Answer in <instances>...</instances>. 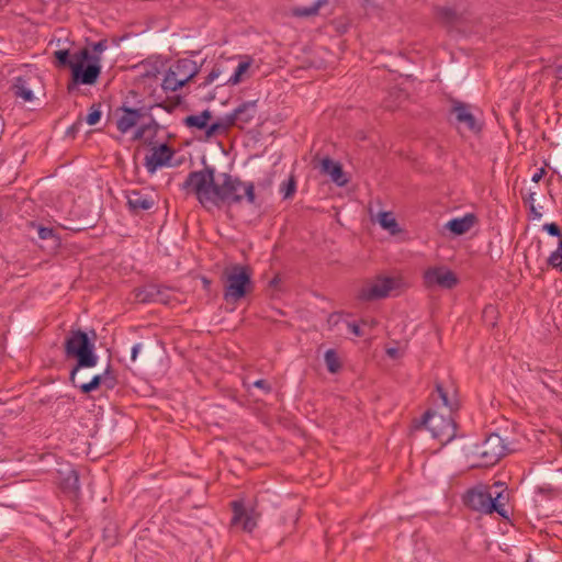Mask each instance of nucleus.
Segmentation results:
<instances>
[{
	"instance_id": "58836bf2",
	"label": "nucleus",
	"mask_w": 562,
	"mask_h": 562,
	"mask_svg": "<svg viewBox=\"0 0 562 562\" xmlns=\"http://www.w3.org/2000/svg\"><path fill=\"white\" fill-rule=\"evenodd\" d=\"M222 74V69L220 67V65L215 64L213 66V68L211 69V71L209 72V75L204 78V81L201 83V86H209L211 85L214 80H216Z\"/></svg>"
},
{
	"instance_id": "2f4dec72",
	"label": "nucleus",
	"mask_w": 562,
	"mask_h": 562,
	"mask_svg": "<svg viewBox=\"0 0 562 562\" xmlns=\"http://www.w3.org/2000/svg\"><path fill=\"white\" fill-rule=\"evenodd\" d=\"M325 363L327 367V370L330 373H337L341 369V362L339 360V357L334 349H328L325 352Z\"/></svg>"
},
{
	"instance_id": "de8ad7c7",
	"label": "nucleus",
	"mask_w": 562,
	"mask_h": 562,
	"mask_svg": "<svg viewBox=\"0 0 562 562\" xmlns=\"http://www.w3.org/2000/svg\"><path fill=\"white\" fill-rule=\"evenodd\" d=\"M529 212L533 220H540L542 217V213L532 203L529 206Z\"/></svg>"
},
{
	"instance_id": "7ed1b4c3",
	"label": "nucleus",
	"mask_w": 562,
	"mask_h": 562,
	"mask_svg": "<svg viewBox=\"0 0 562 562\" xmlns=\"http://www.w3.org/2000/svg\"><path fill=\"white\" fill-rule=\"evenodd\" d=\"M94 341L88 334L81 329H71L64 342L65 356L68 359H75L76 364L69 373V381L75 382L76 378L81 380L79 370L93 368L98 363Z\"/></svg>"
},
{
	"instance_id": "c03bdc74",
	"label": "nucleus",
	"mask_w": 562,
	"mask_h": 562,
	"mask_svg": "<svg viewBox=\"0 0 562 562\" xmlns=\"http://www.w3.org/2000/svg\"><path fill=\"white\" fill-rule=\"evenodd\" d=\"M147 133H148V127L147 126H139L136 132L134 133V136H133V139L135 140H138V139H144L147 137Z\"/></svg>"
},
{
	"instance_id": "c85d7f7f",
	"label": "nucleus",
	"mask_w": 562,
	"mask_h": 562,
	"mask_svg": "<svg viewBox=\"0 0 562 562\" xmlns=\"http://www.w3.org/2000/svg\"><path fill=\"white\" fill-rule=\"evenodd\" d=\"M37 233H38V237L42 239V240H47L48 241V247L52 249V250H56L57 248L60 247V238L59 236L56 234L55 229L52 228V227H44V226H38V229H37Z\"/></svg>"
},
{
	"instance_id": "5fc2aeb1",
	"label": "nucleus",
	"mask_w": 562,
	"mask_h": 562,
	"mask_svg": "<svg viewBox=\"0 0 562 562\" xmlns=\"http://www.w3.org/2000/svg\"><path fill=\"white\" fill-rule=\"evenodd\" d=\"M397 350L394 349V348H390L387 349V355L391 356V357H394L396 355Z\"/></svg>"
},
{
	"instance_id": "20e7f679",
	"label": "nucleus",
	"mask_w": 562,
	"mask_h": 562,
	"mask_svg": "<svg viewBox=\"0 0 562 562\" xmlns=\"http://www.w3.org/2000/svg\"><path fill=\"white\" fill-rule=\"evenodd\" d=\"M224 300L235 304L252 291L251 270L248 266L233 265L223 272Z\"/></svg>"
},
{
	"instance_id": "052dcab7",
	"label": "nucleus",
	"mask_w": 562,
	"mask_h": 562,
	"mask_svg": "<svg viewBox=\"0 0 562 562\" xmlns=\"http://www.w3.org/2000/svg\"><path fill=\"white\" fill-rule=\"evenodd\" d=\"M481 465H482L481 463H472L470 467H471V468H479V467H481Z\"/></svg>"
},
{
	"instance_id": "b1692460",
	"label": "nucleus",
	"mask_w": 562,
	"mask_h": 562,
	"mask_svg": "<svg viewBox=\"0 0 562 562\" xmlns=\"http://www.w3.org/2000/svg\"><path fill=\"white\" fill-rule=\"evenodd\" d=\"M158 284H146L142 288L135 289V299L139 303H154L158 295Z\"/></svg>"
},
{
	"instance_id": "aec40b11",
	"label": "nucleus",
	"mask_w": 562,
	"mask_h": 562,
	"mask_svg": "<svg viewBox=\"0 0 562 562\" xmlns=\"http://www.w3.org/2000/svg\"><path fill=\"white\" fill-rule=\"evenodd\" d=\"M321 169L323 173L328 175L331 178V180L338 186H345L348 181L345 177L342 166L339 162L334 161L329 157H325L322 159Z\"/></svg>"
},
{
	"instance_id": "4be33fe9",
	"label": "nucleus",
	"mask_w": 562,
	"mask_h": 562,
	"mask_svg": "<svg viewBox=\"0 0 562 562\" xmlns=\"http://www.w3.org/2000/svg\"><path fill=\"white\" fill-rule=\"evenodd\" d=\"M29 77L19 76L14 78L11 86V91L15 98H21L23 101L29 102L34 99L33 91L30 87Z\"/></svg>"
},
{
	"instance_id": "ea45409f",
	"label": "nucleus",
	"mask_w": 562,
	"mask_h": 562,
	"mask_svg": "<svg viewBox=\"0 0 562 562\" xmlns=\"http://www.w3.org/2000/svg\"><path fill=\"white\" fill-rule=\"evenodd\" d=\"M550 236L558 237L559 240H562V229L557 223H547L542 227Z\"/></svg>"
},
{
	"instance_id": "a878e982",
	"label": "nucleus",
	"mask_w": 562,
	"mask_h": 562,
	"mask_svg": "<svg viewBox=\"0 0 562 562\" xmlns=\"http://www.w3.org/2000/svg\"><path fill=\"white\" fill-rule=\"evenodd\" d=\"M212 119V112L210 110H204L198 115H188L184 119V124L188 127H193L196 130H206L207 122Z\"/></svg>"
},
{
	"instance_id": "a211bd4d",
	"label": "nucleus",
	"mask_w": 562,
	"mask_h": 562,
	"mask_svg": "<svg viewBox=\"0 0 562 562\" xmlns=\"http://www.w3.org/2000/svg\"><path fill=\"white\" fill-rule=\"evenodd\" d=\"M434 13L439 23L449 29L457 26L463 20L462 13L450 7H435Z\"/></svg>"
},
{
	"instance_id": "a19ab883",
	"label": "nucleus",
	"mask_w": 562,
	"mask_h": 562,
	"mask_svg": "<svg viewBox=\"0 0 562 562\" xmlns=\"http://www.w3.org/2000/svg\"><path fill=\"white\" fill-rule=\"evenodd\" d=\"M142 126L148 127L147 136L149 139H153L156 136L157 131L159 128V124L156 122L154 117H150V121L146 124H142Z\"/></svg>"
},
{
	"instance_id": "f3484780",
	"label": "nucleus",
	"mask_w": 562,
	"mask_h": 562,
	"mask_svg": "<svg viewBox=\"0 0 562 562\" xmlns=\"http://www.w3.org/2000/svg\"><path fill=\"white\" fill-rule=\"evenodd\" d=\"M170 70L183 86L193 79L199 72L196 64L189 58L179 59L170 67Z\"/></svg>"
},
{
	"instance_id": "13d9d810",
	"label": "nucleus",
	"mask_w": 562,
	"mask_h": 562,
	"mask_svg": "<svg viewBox=\"0 0 562 562\" xmlns=\"http://www.w3.org/2000/svg\"><path fill=\"white\" fill-rule=\"evenodd\" d=\"M557 71L562 75V63L557 66Z\"/></svg>"
},
{
	"instance_id": "6e6d98bb",
	"label": "nucleus",
	"mask_w": 562,
	"mask_h": 562,
	"mask_svg": "<svg viewBox=\"0 0 562 562\" xmlns=\"http://www.w3.org/2000/svg\"><path fill=\"white\" fill-rule=\"evenodd\" d=\"M79 374L81 375L80 382H87L86 380L88 379V375L85 372H81V370H79Z\"/></svg>"
},
{
	"instance_id": "c756f323",
	"label": "nucleus",
	"mask_w": 562,
	"mask_h": 562,
	"mask_svg": "<svg viewBox=\"0 0 562 562\" xmlns=\"http://www.w3.org/2000/svg\"><path fill=\"white\" fill-rule=\"evenodd\" d=\"M379 224L382 228L389 231L392 235L400 233L398 224L391 212H381L379 214Z\"/></svg>"
},
{
	"instance_id": "1a4fd4ad",
	"label": "nucleus",
	"mask_w": 562,
	"mask_h": 562,
	"mask_svg": "<svg viewBox=\"0 0 562 562\" xmlns=\"http://www.w3.org/2000/svg\"><path fill=\"white\" fill-rule=\"evenodd\" d=\"M494 488L496 491L494 492L493 510L505 520L510 521V516L514 513L512 505L513 491L502 481H494Z\"/></svg>"
},
{
	"instance_id": "ddd939ff",
	"label": "nucleus",
	"mask_w": 562,
	"mask_h": 562,
	"mask_svg": "<svg viewBox=\"0 0 562 562\" xmlns=\"http://www.w3.org/2000/svg\"><path fill=\"white\" fill-rule=\"evenodd\" d=\"M452 114L456 116V122L459 125H464L472 133H480L482 125L475 116L470 112V106L458 100L452 101Z\"/></svg>"
},
{
	"instance_id": "f257e3e1",
	"label": "nucleus",
	"mask_w": 562,
	"mask_h": 562,
	"mask_svg": "<svg viewBox=\"0 0 562 562\" xmlns=\"http://www.w3.org/2000/svg\"><path fill=\"white\" fill-rule=\"evenodd\" d=\"M181 189L193 193L206 210L240 204L244 200L249 204H254L256 201L252 182H245L227 172L216 177L215 169L209 165H204L201 170L189 172Z\"/></svg>"
},
{
	"instance_id": "37998d69",
	"label": "nucleus",
	"mask_w": 562,
	"mask_h": 562,
	"mask_svg": "<svg viewBox=\"0 0 562 562\" xmlns=\"http://www.w3.org/2000/svg\"><path fill=\"white\" fill-rule=\"evenodd\" d=\"M252 385L255 387L262 390L266 394H269L272 391L271 384L265 379H259L255 381Z\"/></svg>"
},
{
	"instance_id": "e433bc0d",
	"label": "nucleus",
	"mask_w": 562,
	"mask_h": 562,
	"mask_svg": "<svg viewBox=\"0 0 562 562\" xmlns=\"http://www.w3.org/2000/svg\"><path fill=\"white\" fill-rule=\"evenodd\" d=\"M296 191V180L294 176H290L288 181H284L280 187V192L283 194V199H290Z\"/></svg>"
},
{
	"instance_id": "9d476101",
	"label": "nucleus",
	"mask_w": 562,
	"mask_h": 562,
	"mask_svg": "<svg viewBox=\"0 0 562 562\" xmlns=\"http://www.w3.org/2000/svg\"><path fill=\"white\" fill-rule=\"evenodd\" d=\"M79 378L75 379V382H70L72 386L78 387L82 394H89L95 390H98L102 384L106 386V389H113L116 383V376L112 370L111 364L109 363L104 371L100 374H95L88 382H80Z\"/></svg>"
},
{
	"instance_id": "7c9ffc66",
	"label": "nucleus",
	"mask_w": 562,
	"mask_h": 562,
	"mask_svg": "<svg viewBox=\"0 0 562 562\" xmlns=\"http://www.w3.org/2000/svg\"><path fill=\"white\" fill-rule=\"evenodd\" d=\"M436 392L440 400L442 401V404L446 407H448L450 412L458 409L459 404L454 393L450 396L448 392L442 387V385L438 382L436 383Z\"/></svg>"
},
{
	"instance_id": "4c0bfd02",
	"label": "nucleus",
	"mask_w": 562,
	"mask_h": 562,
	"mask_svg": "<svg viewBox=\"0 0 562 562\" xmlns=\"http://www.w3.org/2000/svg\"><path fill=\"white\" fill-rule=\"evenodd\" d=\"M101 114V103H93L89 109L88 115L86 116V122L89 125H95L100 121Z\"/></svg>"
},
{
	"instance_id": "a18cd8bd",
	"label": "nucleus",
	"mask_w": 562,
	"mask_h": 562,
	"mask_svg": "<svg viewBox=\"0 0 562 562\" xmlns=\"http://www.w3.org/2000/svg\"><path fill=\"white\" fill-rule=\"evenodd\" d=\"M348 326V329L357 337H362L363 336V331L360 329V326L352 322V323H348L347 324Z\"/></svg>"
},
{
	"instance_id": "49530a36",
	"label": "nucleus",
	"mask_w": 562,
	"mask_h": 562,
	"mask_svg": "<svg viewBox=\"0 0 562 562\" xmlns=\"http://www.w3.org/2000/svg\"><path fill=\"white\" fill-rule=\"evenodd\" d=\"M142 347L143 345L142 344H135L133 347H132V350H131V359L132 361H136L137 360V356L138 353L140 352L142 350Z\"/></svg>"
},
{
	"instance_id": "0eeeda50",
	"label": "nucleus",
	"mask_w": 562,
	"mask_h": 562,
	"mask_svg": "<svg viewBox=\"0 0 562 562\" xmlns=\"http://www.w3.org/2000/svg\"><path fill=\"white\" fill-rule=\"evenodd\" d=\"M233 512L231 526L243 531L251 532L257 527L258 513L255 507H246L243 499H235L231 503Z\"/></svg>"
},
{
	"instance_id": "f8f14e48",
	"label": "nucleus",
	"mask_w": 562,
	"mask_h": 562,
	"mask_svg": "<svg viewBox=\"0 0 562 562\" xmlns=\"http://www.w3.org/2000/svg\"><path fill=\"white\" fill-rule=\"evenodd\" d=\"M175 150L168 144L153 146L150 153L145 157V167L149 173H154L157 169L169 165Z\"/></svg>"
},
{
	"instance_id": "9b49d317",
	"label": "nucleus",
	"mask_w": 562,
	"mask_h": 562,
	"mask_svg": "<svg viewBox=\"0 0 562 562\" xmlns=\"http://www.w3.org/2000/svg\"><path fill=\"white\" fill-rule=\"evenodd\" d=\"M395 286V280L390 277L378 278L374 282L364 285L358 294L361 301H375L389 296Z\"/></svg>"
},
{
	"instance_id": "4468645a",
	"label": "nucleus",
	"mask_w": 562,
	"mask_h": 562,
	"mask_svg": "<svg viewBox=\"0 0 562 562\" xmlns=\"http://www.w3.org/2000/svg\"><path fill=\"white\" fill-rule=\"evenodd\" d=\"M119 110L122 111V115L116 121V127L123 134L127 133L142 117L147 114L144 108L133 109L125 104H123Z\"/></svg>"
},
{
	"instance_id": "cd10ccee",
	"label": "nucleus",
	"mask_w": 562,
	"mask_h": 562,
	"mask_svg": "<svg viewBox=\"0 0 562 562\" xmlns=\"http://www.w3.org/2000/svg\"><path fill=\"white\" fill-rule=\"evenodd\" d=\"M406 99V94L401 89H392L387 97L383 100V106L386 110L394 111Z\"/></svg>"
},
{
	"instance_id": "4d7b16f0",
	"label": "nucleus",
	"mask_w": 562,
	"mask_h": 562,
	"mask_svg": "<svg viewBox=\"0 0 562 562\" xmlns=\"http://www.w3.org/2000/svg\"><path fill=\"white\" fill-rule=\"evenodd\" d=\"M159 106H161L164 110H167V111H171L172 110V106H168V105H165V104H159Z\"/></svg>"
},
{
	"instance_id": "412c9836",
	"label": "nucleus",
	"mask_w": 562,
	"mask_h": 562,
	"mask_svg": "<svg viewBox=\"0 0 562 562\" xmlns=\"http://www.w3.org/2000/svg\"><path fill=\"white\" fill-rule=\"evenodd\" d=\"M475 220V216L469 213L463 217H456L450 220L446 224V228L449 229L452 234L459 236L470 231V228L474 225Z\"/></svg>"
},
{
	"instance_id": "2eb2a0df",
	"label": "nucleus",
	"mask_w": 562,
	"mask_h": 562,
	"mask_svg": "<svg viewBox=\"0 0 562 562\" xmlns=\"http://www.w3.org/2000/svg\"><path fill=\"white\" fill-rule=\"evenodd\" d=\"M126 200L128 210L135 215L149 211L155 206L154 198L138 190L128 191L126 193Z\"/></svg>"
},
{
	"instance_id": "72a5a7b5",
	"label": "nucleus",
	"mask_w": 562,
	"mask_h": 562,
	"mask_svg": "<svg viewBox=\"0 0 562 562\" xmlns=\"http://www.w3.org/2000/svg\"><path fill=\"white\" fill-rule=\"evenodd\" d=\"M297 519V513L293 512L288 516L279 515L277 524L284 525L286 527L285 530H283V533H291L295 528Z\"/></svg>"
},
{
	"instance_id": "5701e85b",
	"label": "nucleus",
	"mask_w": 562,
	"mask_h": 562,
	"mask_svg": "<svg viewBox=\"0 0 562 562\" xmlns=\"http://www.w3.org/2000/svg\"><path fill=\"white\" fill-rule=\"evenodd\" d=\"M60 488L64 493L72 494L78 496L80 491L79 475L76 470L70 469L59 482Z\"/></svg>"
},
{
	"instance_id": "338daca9",
	"label": "nucleus",
	"mask_w": 562,
	"mask_h": 562,
	"mask_svg": "<svg viewBox=\"0 0 562 562\" xmlns=\"http://www.w3.org/2000/svg\"><path fill=\"white\" fill-rule=\"evenodd\" d=\"M2 525V521L0 520V526Z\"/></svg>"
},
{
	"instance_id": "dca6fc26",
	"label": "nucleus",
	"mask_w": 562,
	"mask_h": 562,
	"mask_svg": "<svg viewBox=\"0 0 562 562\" xmlns=\"http://www.w3.org/2000/svg\"><path fill=\"white\" fill-rule=\"evenodd\" d=\"M257 112V100H252L243 102L228 115L234 126L243 127V125L249 124L256 117Z\"/></svg>"
},
{
	"instance_id": "3c124183",
	"label": "nucleus",
	"mask_w": 562,
	"mask_h": 562,
	"mask_svg": "<svg viewBox=\"0 0 562 562\" xmlns=\"http://www.w3.org/2000/svg\"><path fill=\"white\" fill-rule=\"evenodd\" d=\"M79 126H80V122L75 123L74 125H71V126L68 128L67 134H68V135H71V136H75V134L79 131Z\"/></svg>"
},
{
	"instance_id": "6e6552de",
	"label": "nucleus",
	"mask_w": 562,
	"mask_h": 562,
	"mask_svg": "<svg viewBox=\"0 0 562 562\" xmlns=\"http://www.w3.org/2000/svg\"><path fill=\"white\" fill-rule=\"evenodd\" d=\"M459 280L457 274L446 267H431L424 272V284L430 289L439 286L441 289H453Z\"/></svg>"
},
{
	"instance_id": "603ef678",
	"label": "nucleus",
	"mask_w": 562,
	"mask_h": 562,
	"mask_svg": "<svg viewBox=\"0 0 562 562\" xmlns=\"http://www.w3.org/2000/svg\"><path fill=\"white\" fill-rule=\"evenodd\" d=\"M361 324L364 326L375 327L378 325V322L375 319H361Z\"/></svg>"
},
{
	"instance_id": "39448f33",
	"label": "nucleus",
	"mask_w": 562,
	"mask_h": 562,
	"mask_svg": "<svg viewBox=\"0 0 562 562\" xmlns=\"http://www.w3.org/2000/svg\"><path fill=\"white\" fill-rule=\"evenodd\" d=\"M422 424L425 425L432 434V437L438 439L441 443H448L457 436V423L451 415L445 417L427 411L422 417Z\"/></svg>"
},
{
	"instance_id": "f03ea898",
	"label": "nucleus",
	"mask_w": 562,
	"mask_h": 562,
	"mask_svg": "<svg viewBox=\"0 0 562 562\" xmlns=\"http://www.w3.org/2000/svg\"><path fill=\"white\" fill-rule=\"evenodd\" d=\"M92 49L95 54H101L106 49V41L101 40L93 44ZM55 66L57 68H69L71 70V83L68 85V91L74 86H92L98 81L101 74L100 57L91 55L87 47L70 54L69 49H59L54 52Z\"/></svg>"
},
{
	"instance_id": "79ce46f5",
	"label": "nucleus",
	"mask_w": 562,
	"mask_h": 562,
	"mask_svg": "<svg viewBox=\"0 0 562 562\" xmlns=\"http://www.w3.org/2000/svg\"><path fill=\"white\" fill-rule=\"evenodd\" d=\"M168 302H169V294L167 293V289L159 285L158 286V295L155 299L154 303L167 304Z\"/></svg>"
},
{
	"instance_id": "69168bd1",
	"label": "nucleus",
	"mask_w": 562,
	"mask_h": 562,
	"mask_svg": "<svg viewBox=\"0 0 562 562\" xmlns=\"http://www.w3.org/2000/svg\"><path fill=\"white\" fill-rule=\"evenodd\" d=\"M203 281H204V284H209L210 283V281L207 279H204Z\"/></svg>"
},
{
	"instance_id": "e2e57ef3",
	"label": "nucleus",
	"mask_w": 562,
	"mask_h": 562,
	"mask_svg": "<svg viewBox=\"0 0 562 562\" xmlns=\"http://www.w3.org/2000/svg\"><path fill=\"white\" fill-rule=\"evenodd\" d=\"M277 279L274 278L272 281H271V285H274L277 283Z\"/></svg>"
},
{
	"instance_id": "09e8293b",
	"label": "nucleus",
	"mask_w": 562,
	"mask_h": 562,
	"mask_svg": "<svg viewBox=\"0 0 562 562\" xmlns=\"http://www.w3.org/2000/svg\"><path fill=\"white\" fill-rule=\"evenodd\" d=\"M521 195L526 204H528L529 206L531 205V203L535 204V192H528L527 194H524L521 192Z\"/></svg>"
},
{
	"instance_id": "f704fd0d",
	"label": "nucleus",
	"mask_w": 562,
	"mask_h": 562,
	"mask_svg": "<svg viewBox=\"0 0 562 562\" xmlns=\"http://www.w3.org/2000/svg\"><path fill=\"white\" fill-rule=\"evenodd\" d=\"M250 64L248 61H241L238 64V66L236 67L234 74L227 78L224 83L225 85H237L240 82L241 80V76L247 71V69L249 68Z\"/></svg>"
},
{
	"instance_id": "bf43d9fd",
	"label": "nucleus",
	"mask_w": 562,
	"mask_h": 562,
	"mask_svg": "<svg viewBox=\"0 0 562 562\" xmlns=\"http://www.w3.org/2000/svg\"><path fill=\"white\" fill-rule=\"evenodd\" d=\"M9 3V0H0V8Z\"/></svg>"
},
{
	"instance_id": "423d86ee",
	"label": "nucleus",
	"mask_w": 562,
	"mask_h": 562,
	"mask_svg": "<svg viewBox=\"0 0 562 562\" xmlns=\"http://www.w3.org/2000/svg\"><path fill=\"white\" fill-rule=\"evenodd\" d=\"M462 499L463 504L471 510L481 514H492V493L486 484H477L469 488Z\"/></svg>"
},
{
	"instance_id": "864d4df0",
	"label": "nucleus",
	"mask_w": 562,
	"mask_h": 562,
	"mask_svg": "<svg viewBox=\"0 0 562 562\" xmlns=\"http://www.w3.org/2000/svg\"><path fill=\"white\" fill-rule=\"evenodd\" d=\"M550 491H551V486L548 485V484L541 485V486L537 487V492L540 493V494H547Z\"/></svg>"
},
{
	"instance_id": "8fccbe9b",
	"label": "nucleus",
	"mask_w": 562,
	"mask_h": 562,
	"mask_svg": "<svg viewBox=\"0 0 562 562\" xmlns=\"http://www.w3.org/2000/svg\"><path fill=\"white\" fill-rule=\"evenodd\" d=\"M544 173H546L544 168H540V169H538V170L532 175L531 180H532L533 182H539V181H540V179L544 176Z\"/></svg>"
},
{
	"instance_id": "6ab92c4d",
	"label": "nucleus",
	"mask_w": 562,
	"mask_h": 562,
	"mask_svg": "<svg viewBox=\"0 0 562 562\" xmlns=\"http://www.w3.org/2000/svg\"><path fill=\"white\" fill-rule=\"evenodd\" d=\"M517 451V443L507 438L501 436L497 431H494V465L506 456Z\"/></svg>"
},
{
	"instance_id": "0e129e2a",
	"label": "nucleus",
	"mask_w": 562,
	"mask_h": 562,
	"mask_svg": "<svg viewBox=\"0 0 562 562\" xmlns=\"http://www.w3.org/2000/svg\"><path fill=\"white\" fill-rule=\"evenodd\" d=\"M180 103V97H177V102L176 104H179Z\"/></svg>"
},
{
	"instance_id": "680f3d73",
	"label": "nucleus",
	"mask_w": 562,
	"mask_h": 562,
	"mask_svg": "<svg viewBox=\"0 0 562 562\" xmlns=\"http://www.w3.org/2000/svg\"><path fill=\"white\" fill-rule=\"evenodd\" d=\"M480 456H481L482 458H485V457H487V452H486V451H482V452H480Z\"/></svg>"
},
{
	"instance_id": "bb28decb",
	"label": "nucleus",
	"mask_w": 562,
	"mask_h": 562,
	"mask_svg": "<svg viewBox=\"0 0 562 562\" xmlns=\"http://www.w3.org/2000/svg\"><path fill=\"white\" fill-rule=\"evenodd\" d=\"M327 3V0H316L310 7H293L291 9V14L295 18H310L317 15L319 9Z\"/></svg>"
},
{
	"instance_id": "c9c22d12",
	"label": "nucleus",
	"mask_w": 562,
	"mask_h": 562,
	"mask_svg": "<svg viewBox=\"0 0 562 562\" xmlns=\"http://www.w3.org/2000/svg\"><path fill=\"white\" fill-rule=\"evenodd\" d=\"M548 265L562 270V239L559 240L557 249L548 258Z\"/></svg>"
},
{
	"instance_id": "473e14b6",
	"label": "nucleus",
	"mask_w": 562,
	"mask_h": 562,
	"mask_svg": "<svg viewBox=\"0 0 562 562\" xmlns=\"http://www.w3.org/2000/svg\"><path fill=\"white\" fill-rule=\"evenodd\" d=\"M161 87L162 89L167 92V91H171V92H175L177 91L178 89L182 88L183 85L181 83V81L173 75V72L169 69L166 75H165V78L162 80V83H161Z\"/></svg>"
},
{
	"instance_id": "393cba45",
	"label": "nucleus",
	"mask_w": 562,
	"mask_h": 562,
	"mask_svg": "<svg viewBox=\"0 0 562 562\" xmlns=\"http://www.w3.org/2000/svg\"><path fill=\"white\" fill-rule=\"evenodd\" d=\"M233 125L232 119L228 114L225 116L218 119L216 122H213L212 124H207L205 130L206 137H212L218 134L226 133Z\"/></svg>"
}]
</instances>
